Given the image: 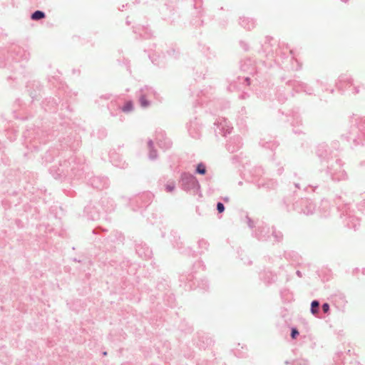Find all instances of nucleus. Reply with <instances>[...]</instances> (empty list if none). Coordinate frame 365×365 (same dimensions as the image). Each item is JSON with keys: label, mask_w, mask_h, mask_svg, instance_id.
Wrapping results in <instances>:
<instances>
[{"label": "nucleus", "mask_w": 365, "mask_h": 365, "mask_svg": "<svg viewBox=\"0 0 365 365\" xmlns=\"http://www.w3.org/2000/svg\"><path fill=\"white\" fill-rule=\"evenodd\" d=\"M320 307L321 306L319 301L317 299H314L313 301H312L310 304L311 313L315 317L322 318V317H319Z\"/></svg>", "instance_id": "obj_33"}, {"label": "nucleus", "mask_w": 365, "mask_h": 365, "mask_svg": "<svg viewBox=\"0 0 365 365\" xmlns=\"http://www.w3.org/2000/svg\"><path fill=\"white\" fill-rule=\"evenodd\" d=\"M212 344L213 340L212 339V338L205 335L199 336L196 341V345L200 349H205L207 347L211 346Z\"/></svg>", "instance_id": "obj_26"}, {"label": "nucleus", "mask_w": 365, "mask_h": 365, "mask_svg": "<svg viewBox=\"0 0 365 365\" xmlns=\"http://www.w3.org/2000/svg\"><path fill=\"white\" fill-rule=\"evenodd\" d=\"M205 52V55L207 56V58L209 59H211L214 57H215V52L212 51L210 48L209 47H207L206 48V50L204 51Z\"/></svg>", "instance_id": "obj_58"}, {"label": "nucleus", "mask_w": 365, "mask_h": 365, "mask_svg": "<svg viewBox=\"0 0 365 365\" xmlns=\"http://www.w3.org/2000/svg\"><path fill=\"white\" fill-rule=\"evenodd\" d=\"M206 172H207V168H206V165L204 163L200 162L196 165L195 170V174L204 175L206 174Z\"/></svg>", "instance_id": "obj_42"}, {"label": "nucleus", "mask_w": 365, "mask_h": 365, "mask_svg": "<svg viewBox=\"0 0 365 365\" xmlns=\"http://www.w3.org/2000/svg\"><path fill=\"white\" fill-rule=\"evenodd\" d=\"M26 91L31 98L32 102L38 101L41 97L43 91V86L38 80H32L27 82L26 85Z\"/></svg>", "instance_id": "obj_10"}, {"label": "nucleus", "mask_w": 365, "mask_h": 365, "mask_svg": "<svg viewBox=\"0 0 365 365\" xmlns=\"http://www.w3.org/2000/svg\"><path fill=\"white\" fill-rule=\"evenodd\" d=\"M101 210L96 201H90L84 207L83 215L89 220H98L101 216Z\"/></svg>", "instance_id": "obj_11"}, {"label": "nucleus", "mask_w": 365, "mask_h": 365, "mask_svg": "<svg viewBox=\"0 0 365 365\" xmlns=\"http://www.w3.org/2000/svg\"><path fill=\"white\" fill-rule=\"evenodd\" d=\"M242 155V153H240V155H233V156L231 158L232 163H237L240 162V159H241L240 155Z\"/></svg>", "instance_id": "obj_63"}, {"label": "nucleus", "mask_w": 365, "mask_h": 365, "mask_svg": "<svg viewBox=\"0 0 365 365\" xmlns=\"http://www.w3.org/2000/svg\"><path fill=\"white\" fill-rule=\"evenodd\" d=\"M124 239L121 232L113 231L104 240V245L107 250L113 252L115 249V245L116 243L123 244Z\"/></svg>", "instance_id": "obj_13"}, {"label": "nucleus", "mask_w": 365, "mask_h": 365, "mask_svg": "<svg viewBox=\"0 0 365 365\" xmlns=\"http://www.w3.org/2000/svg\"><path fill=\"white\" fill-rule=\"evenodd\" d=\"M107 231H108V230H107V229H105V228H103V227H102L98 226V227H96V228H94V229L93 230L92 233H93V235H100V234H101L102 232H107Z\"/></svg>", "instance_id": "obj_57"}, {"label": "nucleus", "mask_w": 365, "mask_h": 365, "mask_svg": "<svg viewBox=\"0 0 365 365\" xmlns=\"http://www.w3.org/2000/svg\"><path fill=\"white\" fill-rule=\"evenodd\" d=\"M282 202L288 212L293 210L299 214L310 215L316 211V204L313 200L307 197L298 198L291 205L292 197L287 196L283 198Z\"/></svg>", "instance_id": "obj_3"}, {"label": "nucleus", "mask_w": 365, "mask_h": 365, "mask_svg": "<svg viewBox=\"0 0 365 365\" xmlns=\"http://www.w3.org/2000/svg\"><path fill=\"white\" fill-rule=\"evenodd\" d=\"M262 147L270 149L271 150H274L279 145L278 143L275 140H269V141H264L262 140L259 142Z\"/></svg>", "instance_id": "obj_40"}, {"label": "nucleus", "mask_w": 365, "mask_h": 365, "mask_svg": "<svg viewBox=\"0 0 365 365\" xmlns=\"http://www.w3.org/2000/svg\"><path fill=\"white\" fill-rule=\"evenodd\" d=\"M133 102L131 100L127 101L121 107V110L125 113H130L133 110Z\"/></svg>", "instance_id": "obj_44"}, {"label": "nucleus", "mask_w": 365, "mask_h": 365, "mask_svg": "<svg viewBox=\"0 0 365 365\" xmlns=\"http://www.w3.org/2000/svg\"><path fill=\"white\" fill-rule=\"evenodd\" d=\"M239 43H240V47H241V48H242L245 51H249L250 47H249V45H248V43H247V42H245V41H244L241 40V41H240Z\"/></svg>", "instance_id": "obj_61"}, {"label": "nucleus", "mask_w": 365, "mask_h": 365, "mask_svg": "<svg viewBox=\"0 0 365 365\" xmlns=\"http://www.w3.org/2000/svg\"><path fill=\"white\" fill-rule=\"evenodd\" d=\"M191 24L195 26H203V24H204V21L203 20H200V19H193L192 21H191Z\"/></svg>", "instance_id": "obj_62"}, {"label": "nucleus", "mask_w": 365, "mask_h": 365, "mask_svg": "<svg viewBox=\"0 0 365 365\" xmlns=\"http://www.w3.org/2000/svg\"><path fill=\"white\" fill-rule=\"evenodd\" d=\"M156 141L158 146L165 150L170 149L173 145L172 140L163 131L157 133Z\"/></svg>", "instance_id": "obj_23"}, {"label": "nucleus", "mask_w": 365, "mask_h": 365, "mask_svg": "<svg viewBox=\"0 0 365 365\" xmlns=\"http://www.w3.org/2000/svg\"><path fill=\"white\" fill-rule=\"evenodd\" d=\"M343 163L339 158H336L334 163H329L327 168L320 170L324 171L326 175L334 182H339L347 179L346 172L343 169Z\"/></svg>", "instance_id": "obj_7"}, {"label": "nucleus", "mask_w": 365, "mask_h": 365, "mask_svg": "<svg viewBox=\"0 0 365 365\" xmlns=\"http://www.w3.org/2000/svg\"><path fill=\"white\" fill-rule=\"evenodd\" d=\"M76 156L71 155L68 160H65L63 162L60 163L59 165L63 169L66 171V178H71V164L76 165Z\"/></svg>", "instance_id": "obj_27"}, {"label": "nucleus", "mask_w": 365, "mask_h": 365, "mask_svg": "<svg viewBox=\"0 0 365 365\" xmlns=\"http://www.w3.org/2000/svg\"><path fill=\"white\" fill-rule=\"evenodd\" d=\"M135 253L143 259H149L153 256V251L147 244L141 240H135Z\"/></svg>", "instance_id": "obj_14"}, {"label": "nucleus", "mask_w": 365, "mask_h": 365, "mask_svg": "<svg viewBox=\"0 0 365 365\" xmlns=\"http://www.w3.org/2000/svg\"><path fill=\"white\" fill-rule=\"evenodd\" d=\"M272 229L269 226L262 221H257V226L252 232V236L259 241L267 242L270 239Z\"/></svg>", "instance_id": "obj_9"}, {"label": "nucleus", "mask_w": 365, "mask_h": 365, "mask_svg": "<svg viewBox=\"0 0 365 365\" xmlns=\"http://www.w3.org/2000/svg\"><path fill=\"white\" fill-rule=\"evenodd\" d=\"M225 125H222V123H215V125H217V129L215 132L223 135L226 136L227 134H230L232 128L226 125V120H224Z\"/></svg>", "instance_id": "obj_31"}, {"label": "nucleus", "mask_w": 365, "mask_h": 365, "mask_svg": "<svg viewBox=\"0 0 365 365\" xmlns=\"http://www.w3.org/2000/svg\"><path fill=\"white\" fill-rule=\"evenodd\" d=\"M210 246L209 242L205 240V239H200L197 241V247L199 249V254L202 255L205 252V251H207L208 250V247Z\"/></svg>", "instance_id": "obj_38"}, {"label": "nucleus", "mask_w": 365, "mask_h": 365, "mask_svg": "<svg viewBox=\"0 0 365 365\" xmlns=\"http://www.w3.org/2000/svg\"><path fill=\"white\" fill-rule=\"evenodd\" d=\"M46 13L41 10H36L31 14V19L33 21H40L45 19Z\"/></svg>", "instance_id": "obj_41"}, {"label": "nucleus", "mask_w": 365, "mask_h": 365, "mask_svg": "<svg viewBox=\"0 0 365 365\" xmlns=\"http://www.w3.org/2000/svg\"><path fill=\"white\" fill-rule=\"evenodd\" d=\"M334 200L343 225L349 229L356 230L360 225L359 218L352 214L349 204L344 203L341 196L336 197Z\"/></svg>", "instance_id": "obj_4"}, {"label": "nucleus", "mask_w": 365, "mask_h": 365, "mask_svg": "<svg viewBox=\"0 0 365 365\" xmlns=\"http://www.w3.org/2000/svg\"><path fill=\"white\" fill-rule=\"evenodd\" d=\"M292 365H309V362L306 359H297L292 361Z\"/></svg>", "instance_id": "obj_56"}, {"label": "nucleus", "mask_w": 365, "mask_h": 365, "mask_svg": "<svg viewBox=\"0 0 365 365\" xmlns=\"http://www.w3.org/2000/svg\"><path fill=\"white\" fill-rule=\"evenodd\" d=\"M341 138L347 141L352 140L355 145H361L365 153V119L360 123L356 122L351 125L346 135H342ZM361 165H365V161L361 162Z\"/></svg>", "instance_id": "obj_5"}, {"label": "nucleus", "mask_w": 365, "mask_h": 365, "mask_svg": "<svg viewBox=\"0 0 365 365\" xmlns=\"http://www.w3.org/2000/svg\"><path fill=\"white\" fill-rule=\"evenodd\" d=\"M245 220H246V222H247V225L248 226V227L250 229L252 230V232L253 231V230L255 229L256 226H257V222H254L251 217H249L248 215H247L245 216Z\"/></svg>", "instance_id": "obj_45"}, {"label": "nucleus", "mask_w": 365, "mask_h": 365, "mask_svg": "<svg viewBox=\"0 0 365 365\" xmlns=\"http://www.w3.org/2000/svg\"><path fill=\"white\" fill-rule=\"evenodd\" d=\"M202 126L197 118L190 121L187 130L192 138L199 139L202 135Z\"/></svg>", "instance_id": "obj_18"}, {"label": "nucleus", "mask_w": 365, "mask_h": 365, "mask_svg": "<svg viewBox=\"0 0 365 365\" xmlns=\"http://www.w3.org/2000/svg\"><path fill=\"white\" fill-rule=\"evenodd\" d=\"M322 310L324 314H329L330 311V305L327 302H324L321 306Z\"/></svg>", "instance_id": "obj_60"}, {"label": "nucleus", "mask_w": 365, "mask_h": 365, "mask_svg": "<svg viewBox=\"0 0 365 365\" xmlns=\"http://www.w3.org/2000/svg\"><path fill=\"white\" fill-rule=\"evenodd\" d=\"M72 138L71 136H68L66 139H64L65 144L71 148L72 150H76L80 145V140L78 139H75L73 141H71Z\"/></svg>", "instance_id": "obj_35"}, {"label": "nucleus", "mask_w": 365, "mask_h": 365, "mask_svg": "<svg viewBox=\"0 0 365 365\" xmlns=\"http://www.w3.org/2000/svg\"><path fill=\"white\" fill-rule=\"evenodd\" d=\"M8 56L5 57V49L0 50V68H7L12 72L21 67V61H28L30 53L18 45L12 44L6 50Z\"/></svg>", "instance_id": "obj_1"}, {"label": "nucleus", "mask_w": 365, "mask_h": 365, "mask_svg": "<svg viewBox=\"0 0 365 365\" xmlns=\"http://www.w3.org/2000/svg\"><path fill=\"white\" fill-rule=\"evenodd\" d=\"M86 165L81 159L76 158V165L71 164V178H80L85 172Z\"/></svg>", "instance_id": "obj_20"}, {"label": "nucleus", "mask_w": 365, "mask_h": 365, "mask_svg": "<svg viewBox=\"0 0 365 365\" xmlns=\"http://www.w3.org/2000/svg\"><path fill=\"white\" fill-rule=\"evenodd\" d=\"M216 210L217 211L218 214H222L225 210V206L223 202H217L216 204Z\"/></svg>", "instance_id": "obj_55"}, {"label": "nucleus", "mask_w": 365, "mask_h": 365, "mask_svg": "<svg viewBox=\"0 0 365 365\" xmlns=\"http://www.w3.org/2000/svg\"><path fill=\"white\" fill-rule=\"evenodd\" d=\"M250 83H251V80H250V77H245V78H243V82H242L243 84H245L247 86H250Z\"/></svg>", "instance_id": "obj_64"}, {"label": "nucleus", "mask_w": 365, "mask_h": 365, "mask_svg": "<svg viewBox=\"0 0 365 365\" xmlns=\"http://www.w3.org/2000/svg\"><path fill=\"white\" fill-rule=\"evenodd\" d=\"M353 81L354 80L351 76L347 74H341L339 77L338 82L336 83V87L337 89L344 91L343 83H347L351 86L353 84Z\"/></svg>", "instance_id": "obj_28"}, {"label": "nucleus", "mask_w": 365, "mask_h": 365, "mask_svg": "<svg viewBox=\"0 0 365 365\" xmlns=\"http://www.w3.org/2000/svg\"><path fill=\"white\" fill-rule=\"evenodd\" d=\"M315 153L321 163L329 164L333 158L332 150L325 143H320L316 147Z\"/></svg>", "instance_id": "obj_12"}, {"label": "nucleus", "mask_w": 365, "mask_h": 365, "mask_svg": "<svg viewBox=\"0 0 365 365\" xmlns=\"http://www.w3.org/2000/svg\"><path fill=\"white\" fill-rule=\"evenodd\" d=\"M277 98L280 103H284L287 99L284 94L279 91L277 94Z\"/></svg>", "instance_id": "obj_59"}, {"label": "nucleus", "mask_w": 365, "mask_h": 365, "mask_svg": "<svg viewBox=\"0 0 365 365\" xmlns=\"http://www.w3.org/2000/svg\"><path fill=\"white\" fill-rule=\"evenodd\" d=\"M96 135L98 138L103 139L107 136V130L106 128H101L97 130Z\"/></svg>", "instance_id": "obj_53"}, {"label": "nucleus", "mask_w": 365, "mask_h": 365, "mask_svg": "<svg viewBox=\"0 0 365 365\" xmlns=\"http://www.w3.org/2000/svg\"><path fill=\"white\" fill-rule=\"evenodd\" d=\"M148 158L150 160H155L158 158V151L155 148L149 149Z\"/></svg>", "instance_id": "obj_49"}, {"label": "nucleus", "mask_w": 365, "mask_h": 365, "mask_svg": "<svg viewBox=\"0 0 365 365\" xmlns=\"http://www.w3.org/2000/svg\"><path fill=\"white\" fill-rule=\"evenodd\" d=\"M140 31H145V34H144L145 38H149L150 36V34L147 32L148 28L145 27V26H141V27L135 29L134 30V33H139L140 35L142 36Z\"/></svg>", "instance_id": "obj_52"}, {"label": "nucleus", "mask_w": 365, "mask_h": 365, "mask_svg": "<svg viewBox=\"0 0 365 365\" xmlns=\"http://www.w3.org/2000/svg\"><path fill=\"white\" fill-rule=\"evenodd\" d=\"M139 102L143 108H147L150 105V101L146 98L145 95L140 96L139 98Z\"/></svg>", "instance_id": "obj_48"}, {"label": "nucleus", "mask_w": 365, "mask_h": 365, "mask_svg": "<svg viewBox=\"0 0 365 365\" xmlns=\"http://www.w3.org/2000/svg\"><path fill=\"white\" fill-rule=\"evenodd\" d=\"M361 200L357 203V209L362 214L365 215V192L360 195Z\"/></svg>", "instance_id": "obj_43"}, {"label": "nucleus", "mask_w": 365, "mask_h": 365, "mask_svg": "<svg viewBox=\"0 0 365 365\" xmlns=\"http://www.w3.org/2000/svg\"><path fill=\"white\" fill-rule=\"evenodd\" d=\"M57 151L55 149L48 150L46 152L44 155L42 157V160L45 163H50L53 160L54 156L56 155Z\"/></svg>", "instance_id": "obj_39"}, {"label": "nucleus", "mask_w": 365, "mask_h": 365, "mask_svg": "<svg viewBox=\"0 0 365 365\" xmlns=\"http://www.w3.org/2000/svg\"><path fill=\"white\" fill-rule=\"evenodd\" d=\"M165 190L167 192H172L175 190V182L173 180L169 181L165 185Z\"/></svg>", "instance_id": "obj_46"}, {"label": "nucleus", "mask_w": 365, "mask_h": 365, "mask_svg": "<svg viewBox=\"0 0 365 365\" xmlns=\"http://www.w3.org/2000/svg\"><path fill=\"white\" fill-rule=\"evenodd\" d=\"M164 302L170 307H174L176 305L175 295L172 293H166L164 295Z\"/></svg>", "instance_id": "obj_37"}, {"label": "nucleus", "mask_w": 365, "mask_h": 365, "mask_svg": "<svg viewBox=\"0 0 365 365\" xmlns=\"http://www.w3.org/2000/svg\"><path fill=\"white\" fill-rule=\"evenodd\" d=\"M60 165L58 166L53 165L49 168V173L55 179L61 180L66 178V171Z\"/></svg>", "instance_id": "obj_25"}, {"label": "nucleus", "mask_w": 365, "mask_h": 365, "mask_svg": "<svg viewBox=\"0 0 365 365\" xmlns=\"http://www.w3.org/2000/svg\"><path fill=\"white\" fill-rule=\"evenodd\" d=\"M255 184L258 189H264L267 191L274 190L278 186L277 181L273 179H259Z\"/></svg>", "instance_id": "obj_22"}, {"label": "nucleus", "mask_w": 365, "mask_h": 365, "mask_svg": "<svg viewBox=\"0 0 365 365\" xmlns=\"http://www.w3.org/2000/svg\"><path fill=\"white\" fill-rule=\"evenodd\" d=\"M271 229L270 236L272 235L274 237V242L277 243L282 242L284 239L283 233L281 231L277 230L275 226H272Z\"/></svg>", "instance_id": "obj_32"}, {"label": "nucleus", "mask_w": 365, "mask_h": 365, "mask_svg": "<svg viewBox=\"0 0 365 365\" xmlns=\"http://www.w3.org/2000/svg\"><path fill=\"white\" fill-rule=\"evenodd\" d=\"M240 25L244 29L250 31L255 27V21L253 19L247 17H240L239 19Z\"/></svg>", "instance_id": "obj_30"}, {"label": "nucleus", "mask_w": 365, "mask_h": 365, "mask_svg": "<svg viewBox=\"0 0 365 365\" xmlns=\"http://www.w3.org/2000/svg\"><path fill=\"white\" fill-rule=\"evenodd\" d=\"M167 54L170 56L173 57L174 58H177L179 56L180 52L178 50L175 48H170L167 51Z\"/></svg>", "instance_id": "obj_54"}, {"label": "nucleus", "mask_w": 365, "mask_h": 365, "mask_svg": "<svg viewBox=\"0 0 365 365\" xmlns=\"http://www.w3.org/2000/svg\"><path fill=\"white\" fill-rule=\"evenodd\" d=\"M172 238L170 242H172L174 247L180 250L182 248V242H180V237L176 232H171L170 234Z\"/></svg>", "instance_id": "obj_34"}, {"label": "nucleus", "mask_w": 365, "mask_h": 365, "mask_svg": "<svg viewBox=\"0 0 365 365\" xmlns=\"http://www.w3.org/2000/svg\"><path fill=\"white\" fill-rule=\"evenodd\" d=\"M240 68L242 71L252 73L255 71V61L250 58H245L240 61Z\"/></svg>", "instance_id": "obj_24"}, {"label": "nucleus", "mask_w": 365, "mask_h": 365, "mask_svg": "<svg viewBox=\"0 0 365 365\" xmlns=\"http://www.w3.org/2000/svg\"><path fill=\"white\" fill-rule=\"evenodd\" d=\"M287 115H292L293 118V121L291 123L292 125H294V122H295L297 125H302V118L299 114V109L297 108L296 110H292L290 113H287Z\"/></svg>", "instance_id": "obj_36"}, {"label": "nucleus", "mask_w": 365, "mask_h": 365, "mask_svg": "<svg viewBox=\"0 0 365 365\" xmlns=\"http://www.w3.org/2000/svg\"><path fill=\"white\" fill-rule=\"evenodd\" d=\"M286 84L293 88L297 92H299V88H301L307 95L314 94V88L308 84L301 82L295 79L287 80Z\"/></svg>", "instance_id": "obj_17"}, {"label": "nucleus", "mask_w": 365, "mask_h": 365, "mask_svg": "<svg viewBox=\"0 0 365 365\" xmlns=\"http://www.w3.org/2000/svg\"><path fill=\"white\" fill-rule=\"evenodd\" d=\"M73 96V94L71 91H67V88L62 87L57 91L56 95L57 99L53 97H47L41 101V106L45 111L53 113L56 111L59 103L62 101L60 110L61 111L66 110V112L70 113L73 112V108L71 106Z\"/></svg>", "instance_id": "obj_2"}, {"label": "nucleus", "mask_w": 365, "mask_h": 365, "mask_svg": "<svg viewBox=\"0 0 365 365\" xmlns=\"http://www.w3.org/2000/svg\"><path fill=\"white\" fill-rule=\"evenodd\" d=\"M154 198V195L150 192H144L135 197V201L139 207H147Z\"/></svg>", "instance_id": "obj_19"}, {"label": "nucleus", "mask_w": 365, "mask_h": 365, "mask_svg": "<svg viewBox=\"0 0 365 365\" xmlns=\"http://www.w3.org/2000/svg\"><path fill=\"white\" fill-rule=\"evenodd\" d=\"M276 277L269 271H263L259 273V279L266 284L269 285L275 282Z\"/></svg>", "instance_id": "obj_29"}, {"label": "nucleus", "mask_w": 365, "mask_h": 365, "mask_svg": "<svg viewBox=\"0 0 365 365\" xmlns=\"http://www.w3.org/2000/svg\"><path fill=\"white\" fill-rule=\"evenodd\" d=\"M193 6L196 9V12H195L196 14L199 17H201L202 15V11L201 9L202 3L200 1H199V2L196 1L195 4H193Z\"/></svg>", "instance_id": "obj_50"}, {"label": "nucleus", "mask_w": 365, "mask_h": 365, "mask_svg": "<svg viewBox=\"0 0 365 365\" xmlns=\"http://www.w3.org/2000/svg\"><path fill=\"white\" fill-rule=\"evenodd\" d=\"M299 335V331L296 327H292L290 329V337L292 339H296Z\"/></svg>", "instance_id": "obj_51"}, {"label": "nucleus", "mask_w": 365, "mask_h": 365, "mask_svg": "<svg viewBox=\"0 0 365 365\" xmlns=\"http://www.w3.org/2000/svg\"><path fill=\"white\" fill-rule=\"evenodd\" d=\"M242 146V138L239 135L230 138L226 143V148L231 153L238 151Z\"/></svg>", "instance_id": "obj_21"}, {"label": "nucleus", "mask_w": 365, "mask_h": 365, "mask_svg": "<svg viewBox=\"0 0 365 365\" xmlns=\"http://www.w3.org/2000/svg\"><path fill=\"white\" fill-rule=\"evenodd\" d=\"M88 184L97 190H103L108 187L109 180L106 177L92 176L88 179Z\"/></svg>", "instance_id": "obj_16"}, {"label": "nucleus", "mask_w": 365, "mask_h": 365, "mask_svg": "<svg viewBox=\"0 0 365 365\" xmlns=\"http://www.w3.org/2000/svg\"><path fill=\"white\" fill-rule=\"evenodd\" d=\"M101 210V212L110 213L115 210L116 205L114 200L107 196H103L99 201H96Z\"/></svg>", "instance_id": "obj_15"}, {"label": "nucleus", "mask_w": 365, "mask_h": 365, "mask_svg": "<svg viewBox=\"0 0 365 365\" xmlns=\"http://www.w3.org/2000/svg\"><path fill=\"white\" fill-rule=\"evenodd\" d=\"M182 253H184L185 255H187L189 257H197V252L193 250L192 247H187L185 248L183 251H182Z\"/></svg>", "instance_id": "obj_47"}, {"label": "nucleus", "mask_w": 365, "mask_h": 365, "mask_svg": "<svg viewBox=\"0 0 365 365\" xmlns=\"http://www.w3.org/2000/svg\"><path fill=\"white\" fill-rule=\"evenodd\" d=\"M180 186L182 190L187 192H190L194 195L200 193V185L196 177L190 173L182 172L179 180Z\"/></svg>", "instance_id": "obj_6"}, {"label": "nucleus", "mask_w": 365, "mask_h": 365, "mask_svg": "<svg viewBox=\"0 0 365 365\" xmlns=\"http://www.w3.org/2000/svg\"><path fill=\"white\" fill-rule=\"evenodd\" d=\"M194 275L192 273L188 274H182L180 277V282L181 283H185L184 287L185 289H192L197 287L203 290H207L209 289L210 284L207 279H202L200 281H197V284L196 285L194 282Z\"/></svg>", "instance_id": "obj_8"}]
</instances>
